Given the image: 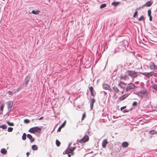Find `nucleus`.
<instances>
[{"label": "nucleus", "mask_w": 157, "mask_h": 157, "mask_svg": "<svg viewBox=\"0 0 157 157\" xmlns=\"http://www.w3.org/2000/svg\"><path fill=\"white\" fill-rule=\"evenodd\" d=\"M122 146L123 147H127L128 146V144L127 142H125L122 143Z\"/></svg>", "instance_id": "obj_18"}, {"label": "nucleus", "mask_w": 157, "mask_h": 157, "mask_svg": "<svg viewBox=\"0 0 157 157\" xmlns=\"http://www.w3.org/2000/svg\"><path fill=\"white\" fill-rule=\"evenodd\" d=\"M27 137L30 140L31 142H33L34 141L35 139L33 138V137L31 135L28 134L27 135Z\"/></svg>", "instance_id": "obj_14"}, {"label": "nucleus", "mask_w": 157, "mask_h": 157, "mask_svg": "<svg viewBox=\"0 0 157 157\" xmlns=\"http://www.w3.org/2000/svg\"><path fill=\"white\" fill-rule=\"evenodd\" d=\"M56 143L57 146L59 147L60 145V143L59 141L58 140H56Z\"/></svg>", "instance_id": "obj_27"}, {"label": "nucleus", "mask_w": 157, "mask_h": 157, "mask_svg": "<svg viewBox=\"0 0 157 157\" xmlns=\"http://www.w3.org/2000/svg\"><path fill=\"white\" fill-rule=\"evenodd\" d=\"M41 130V128L38 127H34L30 128L29 131L31 133H35V132H40Z\"/></svg>", "instance_id": "obj_1"}, {"label": "nucleus", "mask_w": 157, "mask_h": 157, "mask_svg": "<svg viewBox=\"0 0 157 157\" xmlns=\"http://www.w3.org/2000/svg\"><path fill=\"white\" fill-rule=\"evenodd\" d=\"M29 154H30V153L29 152H27L26 155H27V157H28L29 156Z\"/></svg>", "instance_id": "obj_48"}, {"label": "nucleus", "mask_w": 157, "mask_h": 157, "mask_svg": "<svg viewBox=\"0 0 157 157\" xmlns=\"http://www.w3.org/2000/svg\"><path fill=\"white\" fill-rule=\"evenodd\" d=\"M86 117V113L85 112L82 115V120L83 121L84 119Z\"/></svg>", "instance_id": "obj_36"}, {"label": "nucleus", "mask_w": 157, "mask_h": 157, "mask_svg": "<svg viewBox=\"0 0 157 157\" xmlns=\"http://www.w3.org/2000/svg\"><path fill=\"white\" fill-rule=\"evenodd\" d=\"M150 68L151 70H154L155 68H157V66L155 65L153 62H151L149 63Z\"/></svg>", "instance_id": "obj_7"}, {"label": "nucleus", "mask_w": 157, "mask_h": 157, "mask_svg": "<svg viewBox=\"0 0 157 157\" xmlns=\"http://www.w3.org/2000/svg\"><path fill=\"white\" fill-rule=\"evenodd\" d=\"M7 107L8 109L11 108L13 105V103L11 101H8L7 103Z\"/></svg>", "instance_id": "obj_17"}, {"label": "nucleus", "mask_w": 157, "mask_h": 157, "mask_svg": "<svg viewBox=\"0 0 157 157\" xmlns=\"http://www.w3.org/2000/svg\"><path fill=\"white\" fill-rule=\"evenodd\" d=\"M62 128H61V127H59L58 129V131H57L58 132H60V131H61V129H62Z\"/></svg>", "instance_id": "obj_43"}, {"label": "nucleus", "mask_w": 157, "mask_h": 157, "mask_svg": "<svg viewBox=\"0 0 157 157\" xmlns=\"http://www.w3.org/2000/svg\"><path fill=\"white\" fill-rule=\"evenodd\" d=\"M103 89L105 90H109L111 89L109 86L108 84H104L103 85Z\"/></svg>", "instance_id": "obj_13"}, {"label": "nucleus", "mask_w": 157, "mask_h": 157, "mask_svg": "<svg viewBox=\"0 0 157 157\" xmlns=\"http://www.w3.org/2000/svg\"><path fill=\"white\" fill-rule=\"evenodd\" d=\"M24 122L26 123H28L30 122V121L28 119H25L24 120Z\"/></svg>", "instance_id": "obj_39"}, {"label": "nucleus", "mask_w": 157, "mask_h": 157, "mask_svg": "<svg viewBox=\"0 0 157 157\" xmlns=\"http://www.w3.org/2000/svg\"><path fill=\"white\" fill-rule=\"evenodd\" d=\"M75 147H73L71 148H68L64 152V154H69L71 153V155H73L74 154V153L73 151L75 149Z\"/></svg>", "instance_id": "obj_4"}, {"label": "nucleus", "mask_w": 157, "mask_h": 157, "mask_svg": "<svg viewBox=\"0 0 157 157\" xmlns=\"http://www.w3.org/2000/svg\"><path fill=\"white\" fill-rule=\"evenodd\" d=\"M129 95L128 94H124L119 98V100L120 101H122L125 99Z\"/></svg>", "instance_id": "obj_8"}, {"label": "nucleus", "mask_w": 157, "mask_h": 157, "mask_svg": "<svg viewBox=\"0 0 157 157\" xmlns=\"http://www.w3.org/2000/svg\"><path fill=\"white\" fill-rule=\"evenodd\" d=\"M89 140V137L87 135H85L84 137L78 141L79 143L81 144L85 143V142L88 141Z\"/></svg>", "instance_id": "obj_5"}, {"label": "nucleus", "mask_w": 157, "mask_h": 157, "mask_svg": "<svg viewBox=\"0 0 157 157\" xmlns=\"http://www.w3.org/2000/svg\"><path fill=\"white\" fill-rule=\"evenodd\" d=\"M148 16H151V10H148Z\"/></svg>", "instance_id": "obj_37"}, {"label": "nucleus", "mask_w": 157, "mask_h": 157, "mask_svg": "<svg viewBox=\"0 0 157 157\" xmlns=\"http://www.w3.org/2000/svg\"><path fill=\"white\" fill-rule=\"evenodd\" d=\"M135 85L132 83H130L128 84L126 88V91L128 92L132 90H134L135 88Z\"/></svg>", "instance_id": "obj_3"}, {"label": "nucleus", "mask_w": 157, "mask_h": 157, "mask_svg": "<svg viewBox=\"0 0 157 157\" xmlns=\"http://www.w3.org/2000/svg\"><path fill=\"white\" fill-rule=\"evenodd\" d=\"M138 20L139 21H141L144 20V16H141L140 18H139Z\"/></svg>", "instance_id": "obj_35"}, {"label": "nucleus", "mask_w": 157, "mask_h": 157, "mask_svg": "<svg viewBox=\"0 0 157 157\" xmlns=\"http://www.w3.org/2000/svg\"><path fill=\"white\" fill-rule=\"evenodd\" d=\"M121 78L124 80H126L128 79V77L126 75H121L120 76Z\"/></svg>", "instance_id": "obj_20"}, {"label": "nucleus", "mask_w": 157, "mask_h": 157, "mask_svg": "<svg viewBox=\"0 0 157 157\" xmlns=\"http://www.w3.org/2000/svg\"><path fill=\"white\" fill-rule=\"evenodd\" d=\"M153 74V72H144L142 73V74L144 75L149 77L152 76Z\"/></svg>", "instance_id": "obj_10"}, {"label": "nucleus", "mask_w": 157, "mask_h": 157, "mask_svg": "<svg viewBox=\"0 0 157 157\" xmlns=\"http://www.w3.org/2000/svg\"><path fill=\"white\" fill-rule=\"evenodd\" d=\"M109 142H108L106 139H104L102 141V146L103 148H105L106 145L108 144Z\"/></svg>", "instance_id": "obj_9"}, {"label": "nucleus", "mask_w": 157, "mask_h": 157, "mask_svg": "<svg viewBox=\"0 0 157 157\" xmlns=\"http://www.w3.org/2000/svg\"><path fill=\"white\" fill-rule=\"evenodd\" d=\"M126 84H127L126 83L121 81L119 82L118 86L119 88L124 89L125 87Z\"/></svg>", "instance_id": "obj_6"}, {"label": "nucleus", "mask_w": 157, "mask_h": 157, "mask_svg": "<svg viewBox=\"0 0 157 157\" xmlns=\"http://www.w3.org/2000/svg\"><path fill=\"white\" fill-rule=\"evenodd\" d=\"M113 89L115 92L118 93L119 92V90L118 87L116 86H114L113 87Z\"/></svg>", "instance_id": "obj_16"}, {"label": "nucleus", "mask_w": 157, "mask_h": 157, "mask_svg": "<svg viewBox=\"0 0 157 157\" xmlns=\"http://www.w3.org/2000/svg\"><path fill=\"white\" fill-rule=\"evenodd\" d=\"M123 112L124 113H126L128 112V111H127L126 110H124L123 111Z\"/></svg>", "instance_id": "obj_50"}, {"label": "nucleus", "mask_w": 157, "mask_h": 157, "mask_svg": "<svg viewBox=\"0 0 157 157\" xmlns=\"http://www.w3.org/2000/svg\"><path fill=\"white\" fill-rule=\"evenodd\" d=\"M68 156L69 157H71V155H70V154H68Z\"/></svg>", "instance_id": "obj_52"}, {"label": "nucleus", "mask_w": 157, "mask_h": 157, "mask_svg": "<svg viewBox=\"0 0 157 157\" xmlns=\"http://www.w3.org/2000/svg\"><path fill=\"white\" fill-rule=\"evenodd\" d=\"M43 118H44L43 117H41L39 119V120H42Z\"/></svg>", "instance_id": "obj_49"}, {"label": "nucleus", "mask_w": 157, "mask_h": 157, "mask_svg": "<svg viewBox=\"0 0 157 157\" xmlns=\"http://www.w3.org/2000/svg\"><path fill=\"white\" fill-rule=\"evenodd\" d=\"M137 102H136V101H134V102L133 103H132V105H133V106H136V105H137Z\"/></svg>", "instance_id": "obj_40"}, {"label": "nucleus", "mask_w": 157, "mask_h": 157, "mask_svg": "<svg viewBox=\"0 0 157 157\" xmlns=\"http://www.w3.org/2000/svg\"><path fill=\"white\" fill-rule=\"evenodd\" d=\"M120 4V2H112L111 4L113 5H114V6H118Z\"/></svg>", "instance_id": "obj_21"}, {"label": "nucleus", "mask_w": 157, "mask_h": 157, "mask_svg": "<svg viewBox=\"0 0 157 157\" xmlns=\"http://www.w3.org/2000/svg\"><path fill=\"white\" fill-rule=\"evenodd\" d=\"M1 153L3 154H6L7 153V151L5 148H2L1 150Z\"/></svg>", "instance_id": "obj_22"}, {"label": "nucleus", "mask_w": 157, "mask_h": 157, "mask_svg": "<svg viewBox=\"0 0 157 157\" xmlns=\"http://www.w3.org/2000/svg\"><path fill=\"white\" fill-rule=\"evenodd\" d=\"M149 133L151 135H153L154 134H157V132L155 130H151L149 132Z\"/></svg>", "instance_id": "obj_23"}, {"label": "nucleus", "mask_w": 157, "mask_h": 157, "mask_svg": "<svg viewBox=\"0 0 157 157\" xmlns=\"http://www.w3.org/2000/svg\"><path fill=\"white\" fill-rule=\"evenodd\" d=\"M124 90H123L121 92V93L122 94H124Z\"/></svg>", "instance_id": "obj_51"}, {"label": "nucleus", "mask_w": 157, "mask_h": 157, "mask_svg": "<svg viewBox=\"0 0 157 157\" xmlns=\"http://www.w3.org/2000/svg\"><path fill=\"white\" fill-rule=\"evenodd\" d=\"M32 149L34 150H37L38 147L36 145H33L32 146Z\"/></svg>", "instance_id": "obj_25"}, {"label": "nucleus", "mask_w": 157, "mask_h": 157, "mask_svg": "<svg viewBox=\"0 0 157 157\" xmlns=\"http://www.w3.org/2000/svg\"><path fill=\"white\" fill-rule=\"evenodd\" d=\"M66 124V121H65L60 126L63 128L65 125Z\"/></svg>", "instance_id": "obj_32"}, {"label": "nucleus", "mask_w": 157, "mask_h": 157, "mask_svg": "<svg viewBox=\"0 0 157 157\" xmlns=\"http://www.w3.org/2000/svg\"><path fill=\"white\" fill-rule=\"evenodd\" d=\"M19 90V89H18L17 91H18Z\"/></svg>", "instance_id": "obj_53"}, {"label": "nucleus", "mask_w": 157, "mask_h": 157, "mask_svg": "<svg viewBox=\"0 0 157 157\" xmlns=\"http://www.w3.org/2000/svg\"><path fill=\"white\" fill-rule=\"evenodd\" d=\"M126 108V106H124L123 107H122L121 108V110H122L123 109H124L125 108Z\"/></svg>", "instance_id": "obj_42"}, {"label": "nucleus", "mask_w": 157, "mask_h": 157, "mask_svg": "<svg viewBox=\"0 0 157 157\" xmlns=\"http://www.w3.org/2000/svg\"><path fill=\"white\" fill-rule=\"evenodd\" d=\"M106 6V4H102L100 6V9H102L103 8H105Z\"/></svg>", "instance_id": "obj_29"}, {"label": "nucleus", "mask_w": 157, "mask_h": 157, "mask_svg": "<svg viewBox=\"0 0 157 157\" xmlns=\"http://www.w3.org/2000/svg\"><path fill=\"white\" fill-rule=\"evenodd\" d=\"M151 87L152 88L157 91V85L155 84H153Z\"/></svg>", "instance_id": "obj_24"}, {"label": "nucleus", "mask_w": 157, "mask_h": 157, "mask_svg": "<svg viewBox=\"0 0 157 157\" xmlns=\"http://www.w3.org/2000/svg\"><path fill=\"white\" fill-rule=\"evenodd\" d=\"M126 73L128 75L131 77L132 78H136L138 76L137 73L134 71L127 70Z\"/></svg>", "instance_id": "obj_2"}, {"label": "nucleus", "mask_w": 157, "mask_h": 157, "mask_svg": "<svg viewBox=\"0 0 157 157\" xmlns=\"http://www.w3.org/2000/svg\"><path fill=\"white\" fill-rule=\"evenodd\" d=\"M89 89L90 91V92H92L93 91L94 89L93 87L92 86H90L89 87Z\"/></svg>", "instance_id": "obj_38"}, {"label": "nucleus", "mask_w": 157, "mask_h": 157, "mask_svg": "<svg viewBox=\"0 0 157 157\" xmlns=\"http://www.w3.org/2000/svg\"><path fill=\"white\" fill-rule=\"evenodd\" d=\"M93 106H94V104H90V108H91V109H93Z\"/></svg>", "instance_id": "obj_44"}, {"label": "nucleus", "mask_w": 157, "mask_h": 157, "mask_svg": "<svg viewBox=\"0 0 157 157\" xmlns=\"http://www.w3.org/2000/svg\"><path fill=\"white\" fill-rule=\"evenodd\" d=\"M40 12V11L39 10H37L36 11H34V10H33L32 12V13L34 14L35 15H37Z\"/></svg>", "instance_id": "obj_19"}, {"label": "nucleus", "mask_w": 157, "mask_h": 157, "mask_svg": "<svg viewBox=\"0 0 157 157\" xmlns=\"http://www.w3.org/2000/svg\"><path fill=\"white\" fill-rule=\"evenodd\" d=\"M8 93H9V94L12 95V94H13L12 92L10 91H8Z\"/></svg>", "instance_id": "obj_46"}, {"label": "nucleus", "mask_w": 157, "mask_h": 157, "mask_svg": "<svg viewBox=\"0 0 157 157\" xmlns=\"http://www.w3.org/2000/svg\"><path fill=\"white\" fill-rule=\"evenodd\" d=\"M31 78L30 76H27L25 78L24 82L26 85H27L29 82Z\"/></svg>", "instance_id": "obj_11"}, {"label": "nucleus", "mask_w": 157, "mask_h": 157, "mask_svg": "<svg viewBox=\"0 0 157 157\" xmlns=\"http://www.w3.org/2000/svg\"><path fill=\"white\" fill-rule=\"evenodd\" d=\"M6 123L8 125L10 126H13L14 125V124L13 123L10 122L9 121H7Z\"/></svg>", "instance_id": "obj_28"}, {"label": "nucleus", "mask_w": 157, "mask_h": 157, "mask_svg": "<svg viewBox=\"0 0 157 157\" xmlns=\"http://www.w3.org/2000/svg\"><path fill=\"white\" fill-rule=\"evenodd\" d=\"M13 130V128L11 127H9L8 129V131L9 132H11Z\"/></svg>", "instance_id": "obj_34"}, {"label": "nucleus", "mask_w": 157, "mask_h": 157, "mask_svg": "<svg viewBox=\"0 0 157 157\" xmlns=\"http://www.w3.org/2000/svg\"><path fill=\"white\" fill-rule=\"evenodd\" d=\"M152 2L150 1H148L145 3V4L143 5V7H144L145 6L148 7L152 5Z\"/></svg>", "instance_id": "obj_12"}, {"label": "nucleus", "mask_w": 157, "mask_h": 157, "mask_svg": "<svg viewBox=\"0 0 157 157\" xmlns=\"http://www.w3.org/2000/svg\"><path fill=\"white\" fill-rule=\"evenodd\" d=\"M7 128V126L6 125L4 124V125H2V126H0V128H2L3 129H6Z\"/></svg>", "instance_id": "obj_30"}, {"label": "nucleus", "mask_w": 157, "mask_h": 157, "mask_svg": "<svg viewBox=\"0 0 157 157\" xmlns=\"http://www.w3.org/2000/svg\"><path fill=\"white\" fill-rule=\"evenodd\" d=\"M149 20L150 21H152V17L151 16H149Z\"/></svg>", "instance_id": "obj_45"}, {"label": "nucleus", "mask_w": 157, "mask_h": 157, "mask_svg": "<svg viewBox=\"0 0 157 157\" xmlns=\"http://www.w3.org/2000/svg\"><path fill=\"white\" fill-rule=\"evenodd\" d=\"M26 133H24L23 134V136H22V138L23 140H25L26 139Z\"/></svg>", "instance_id": "obj_31"}, {"label": "nucleus", "mask_w": 157, "mask_h": 157, "mask_svg": "<svg viewBox=\"0 0 157 157\" xmlns=\"http://www.w3.org/2000/svg\"><path fill=\"white\" fill-rule=\"evenodd\" d=\"M141 94L143 95L144 97H147L148 96V92L146 91H143L140 93Z\"/></svg>", "instance_id": "obj_15"}, {"label": "nucleus", "mask_w": 157, "mask_h": 157, "mask_svg": "<svg viewBox=\"0 0 157 157\" xmlns=\"http://www.w3.org/2000/svg\"><path fill=\"white\" fill-rule=\"evenodd\" d=\"M95 102V100L94 98H91L90 103L92 104H94V103Z\"/></svg>", "instance_id": "obj_33"}, {"label": "nucleus", "mask_w": 157, "mask_h": 157, "mask_svg": "<svg viewBox=\"0 0 157 157\" xmlns=\"http://www.w3.org/2000/svg\"><path fill=\"white\" fill-rule=\"evenodd\" d=\"M137 11L135 12L134 14L133 17L134 18L137 15Z\"/></svg>", "instance_id": "obj_41"}, {"label": "nucleus", "mask_w": 157, "mask_h": 157, "mask_svg": "<svg viewBox=\"0 0 157 157\" xmlns=\"http://www.w3.org/2000/svg\"><path fill=\"white\" fill-rule=\"evenodd\" d=\"M4 105H5L4 104V103H3L2 104V105L1 106L0 110H1V111L2 112H2L3 111V109L4 107Z\"/></svg>", "instance_id": "obj_26"}, {"label": "nucleus", "mask_w": 157, "mask_h": 157, "mask_svg": "<svg viewBox=\"0 0 157 157\" xmlns=\"http://www.w3.org/2000/svg\"><path fill=\"white\" fill-rule=\"evenodd\" d=\"M91 95H92V96H94V93H93V91L91 92Z\"/></svg>", "instance_id": "obj_47"}]
</instances>
